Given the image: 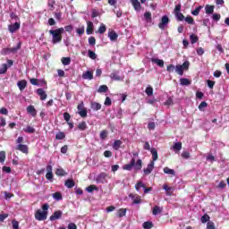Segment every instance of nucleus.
Wrapping results in <instances>:
<instances>
[{
	"label": "nucleus",
	"mask_w": 229,
	"mask_h": 229,
	"mask_svg": "<svg viewBox=\"0 0 229 229\" xmlns=\"http://www.w3.org/2000/svg\"><path fill=\"white\" fill-rule=\"evenodd\" d=\"M91 109L94 110V112H98V110H101V104L98 102H92L91 103Z\"/></svg>",
	"instance_id": "obj_28"
},
{
	"label": "nucleus",
	"mask_w": 229,
	"mask_h": 229,
	"mask_svg": "<svg viewBox=\"0 0 229 229\" xmlns=\"http://www.w3.org/2000/svg\"><path fill=\"white\" fill-rule=\"evenodd\" d=\"M110 78L115 81H121V76L117 75L115 72L111 73Z\"/></svg>",
	"instance_id": "obj_46"
},
{
	"label": "nucleus",
	"mask_w": 229,
	"mask_h": 229,
	"mask_svg": "<svg viewBox=\"0 0 229 229\" xmlns=\"http://www.w3.org/2000/svg\"><path fill=\"white\" fill-rule=\"evenodd\" d=\"M207 229H216V224L212 221L207 223Z\"/></svg>",
	"instance_id": "obj_57"
},
{
	"label": "nucleus",
	"mask_w": 229,
	"mask_h": 229,
	"mask_svg": "<svg viewBox=\"0 0 229 229\" xmlns=\"http://www.w3.org/2000/svg\"><path fill=\"white\" fill-rule=\"evenodd\" d=\"M55 174H56V176H66L67 172H65V170H64V168H57L55 170Z\"/></svg>",
	"instance_id": "obj_29"
},
{
	"label": "nucleus",
	"mask_w": 229,
	"mask_h": 229,
	"mask_svg": "<svg viewBox=\"0 0 229 229\" xmlns=\"http://www.w3.org/2000/svg\"><path fill=\"white\" fill-rule=\"evenodd\" d=\"M153 169H155V162L150 161V163L148 165L147 168L143 170L144 174H151L153 173Z\"/></svg>",
	"instance_id": "obj_12"
},
{
	"label": "nucleus",
	"mask_w": 229,
	"mask_h": 229,
	"mask_svg": "<svg viewBox=\"0 0 229 229\" xmlns=\"http://www.w3.org/2000/svg\"><path fill=\"white\" fill-rule=\"evenodd\" d=\"M54 199H57V201H61L63 199L62 193L60 191H57L53 194Z\"/></svg>",
	"instance_id": "obj_43"
},
{
	"label": "nucleus",
	"mask_w": 229,
	"mask_h": 229,
	"mask_svg": "<svg viewBox=\"0 0 229 229\" xmlns=\"http://www.w3.org/2000/svg\"><path fill=\"white\" fill-rule=\"evenodd\" d=\"M173 149H174V151H181L182 150V142L174 143V145L173 146Z\"/></svg>",
	"instance_id": "obj_44"
},
{
	"label": "nucleus",
	"mask_w": 229,
	"mask_h": 229,
	"mask_svg": "<svg viewBox=\"0 0 229 229\" xmlns=\"http://www.w3.org/2000/svg\"><path fill=\"white\" fill-rule=\"evenodd\" d=\"M106 31V25L102 23L98 28V33H100V35H103V33H105Z\"/></svg>",
	"instance_id": "obj_48"
},
{
	"label": "nucleus",
	"mask_w": 229,
	"mask_h": 229,
	"mask_svg": "<svg viewBox=\"0 0 229 229\" xmlns=\"http://www.w3.org/2000/svg\"><path fill=\"white\" fill-rule=\"evenodd\" d=\"M117 216L120 218L121 217H124V216H126V208H120V209H118Z\"/></svg>",
	"instance_id": "obj_38"
},
{
	"label": "nucleus",
	"mask_w": 229,
	"mask_h": 229,
	"mask_svg": "<svg viewBox=\"0 0 229 229\" xmlns=\"http://www.w3.org/2000/svg\"><path fill=\"white\" fill-rule=\"evenodd\" d=\"M21 46H22V43L19 42L17 46L13 48H8V47L3 48L1 55H3L4 56H6V55H10V53H17L19 49H21Z\"/></svg>",
	"instance_id": "obj_5"
},
{
	"label": "nucleus",
	"mask_w": 229,
	"mask_h": 229,
	"mask_svg": "<svg viewBox=\"0 0 229 229\" xmlns=\"http://www.w3.org/2000/svg\"><path fill=\"white\" fill-rule=\"evenodd\" d=\"M86 33L87 35H92L94 33V23L92 21H87Z\"/></svg>",
	"instance_id": "obj_17"
},
{
	"label": "nucleus",
	"mask_w": 229,
	"mask_h": 229,
	"mask_svg": "<svg viewBox=\"0 0 229 229\" xmlns=\"http://www.w3.org/2000/svg\"><path fill=\"white\" fill-rule=\"evenodd\" d=\"M6 71H8V65L6 64H3L0 68V74H5Z\"/></svg>",
	"instance_id": "obj_49"
},
{
	"label": "nucleus",
	"mask_w": 229,
	"mask_h": 229,
	"mask_svg": "<svg viewBox=\"0 0 229 229\" xmlns=\"http://www.w3.org/2000/svg\"><path fill=\"white\" fill-rule=\"evenodd\" d=\"M163 189H165V191H166V196H172L171 187L167 186V184H164Z\"/></svg>",
	"instance_id": "obj_53"
},
{
	"label": "nucleus",
	"mask_w": 229,
	"mask_h": 229,
	"mask_svg": "<svg viewBox=\"0 0 229 229\" xmlns=\"http://www.w3.org/2000/svg\"><path fill=\"white\" fill-rule=\"evenodd\" d=\"M106 137H108V131H102L101 132H100V139L102 140H105V139H106Z\"/></svg>",
	"instance_id": "obj_54"
},
{
	"label": "nucleus",
	"mask_w": 229,
	"mask_h": 229,
	"mask_svg": "<svg viewBox=\"0 0 229 229\" xmlns=\"http://www.w3.org/2000/svg\"><path fill=\"white\" fill-rule=\"evenodd\" d=\"M140 189H146V184H144V182H142V181H139L135 184V190L137 191V192H140Z\"/></svg>",
	"instance_id": "obj_25"
},
{
	"label": "nucleus",
	"mask_w": 229,
	"mask_h": 229,
	"mask_svg": "<svg viewBox=\"0 0 229 229\" xmlns=\"http://www.w3.org/2000/svg\"><path fill=\"white\" fill-rule=\"evenodd\" d=\"M6 160V152L0 151V164H3Z\"/></svg>",
	"instance_id": "obj_52"
},
{
	"label": "nucleus",
	"mask_w": 229,
	"mask_h": 229,
	"mask_svg": "<svg viewBox=\"0 0 229 229\" xmlns=\"http://www.w3.org/2000/svg\"><path fill=\"white\" fill-rule=\"evenodd\" d=\"M64 185H65V187H67V189H72V187H74V185H76V182L72 179H67L64 182Z\"/></svg>",
	"instance_id": "obj_22"
},
{
	"label": "nucleus",
	"mask_w": 229,
	"mask_h": 229,
	"mask_svg": "<svg viewBox=\"0 0 229 229\" xmlns=\"http://www.w3.org/2000/svg\"><path fill=\"white\" fill-rule=\"evenodd\" d=\"M87 192L92 193L94 191H98V186L91 184L86 188Z\"/></svg>",
	"instance_id": "obj_35"
},
{
	"label": "nucleus",
	"mask_w": 229,
	"mask_h": 229,
	"mask_svg": "<svg viewBox=\"0 0 229 229\" xmlns=\"http://www.w3.org/2000/svg\"><path fill=\"white\" fill-rule=\"evenodd\" d=\"M214 8H215L214 5L207 4L205 7L206 13L208 15H211V13H214Z\"/></svg>",
	"instance_id": "obj_27"
},
{
	"label": "nucleus",
	"mask_w": 229,
	"mask_h": 229,
	"mask_svg": "<svg viewBox=\"0 0 229 229\" xmlns=\"http://www.w3.org/2000/svg\"><path fill=\"white\" fill-rule=\"evenodd\" d=\"M121 146H123V141L121 140H115L112 145V148L114 149V151H119Z\"/></svg>",
	"instance_id": "obj_18"
},
{
	"label": "nucleus",
	"mask_w": 229,
	"mask_h": 229,
	"mask_svg": "<svg viewBox=\"0 0 229 229\" xmlns=\"http://www.w3.org/2000/svg\"><path fill=\"white\" fill-rule=\"evenodd\" d=\"M55 139L56 140H64L65 139V132L64 131H59L55 134Z\"/></svg>",
	"instance_id": "obj_31"
},
{
	"label": "nucleus",
	"mask_w": 229,
	"mask_h": 229,
	"mask_svg": "<svg viewBox=\"0 0 229 229\" xmlns=\"http://www.w3.org/2000/svg\"><path fill=\"white\" fill-rule=\"evenodd\" d=\"M145 92L147 96H151L153 94V88L150 86L147 87Z\"/></svg>",
	"instance_id": "obj_59"
},
{
	"label": "nucleus",
	"mask_w": 229,
	"mask_h": 229,
	"mask_svg": "<svg viewBox=\"0 0 229 229\" xmlns=\"http://www.w3.org/2000/svg\"><path fill=\"white\" fill-rule=\"evenodd\" d=\"M144 17H145L146 21H151V13L146 12L144 13Z\"/></svg>",
	"instance_id": "obj_64"
},
{
	"label": "nucleus",
	"mask_w": 229,
	"mask_h": 229,
	"mask_svg": "<svg viewBox=\"0 0 229 229\" xmlns=\"http://www.w3.org/2000/svg\"><path fill=\"white\" fill-rule=\"evenodd\" d=\"M83 80H94V73L90 71H87L82 74Z\"/></svg>",
	"instance_id": "obj_23"
},
{
	"label": "nucleus",
	"mask_w": 229,
	"mask_h": 229,
	"mask_svg": "<svg viewBox=\"0 0 229 229\" xmlns=\"http://www.w3.org/2000/svg\"><path fill=\"white\" fill-rule=\"evenodd\" d=\"M180 83H181V85L188 86V85H191V81L187 78H182V79H180Z\"/></svg>",
	"instance_id": "obj_42"
},
{
	"label": "nucleus",
	"mask_w": 229,
	"mask_h": 229,
	"mask_svg": "<svg viewBox=\"0 0 229 229\" xmlns=\"http://www.w3.org/2000/svg\"><path fill=\"white\" fill-rule=\"evenodd\" d=\"M150 153L152 155V162H157L158 160V151L157 148H151Z\"/></svg>",
	"instance_id": "obj_24"
},
{
	"label": "nucleus",
	"mask_w": 229,
	"mask_h": 229,
	"mask_svg": "<svg viewBox=\"0 0 229 229\" xmlns=\"http://www.w3.org/2000/svg\"><path fill=\"white\" fill-rule=\"evenodd\" d=\"M163 171H164L165 174H174V173H175L174 170H173L167 166L165 167Z\"/></svg>",
	"instance_id": "obj_50"
},
{
	"label": "nucleus",
	"mask_w": 229,
	"mask_h": 229,
	"mask_svg": "<svg viewBox=\"0 0 229 229\" xmlns=\"http://www.w3.org/2000/svg\"><path fill=\"white\" fill-rule=\"evenodd\" d=\"M108 38L112 42H115L117 38H119V35H117V32L115 30H112L108 33Z\"/></svg>",
	"instance_id": "obj_19"
},
{
	"label": "nucleus",
	"mask_w": 229,
	"mask_h": 229,
	"mask_svg": "<svg viewBox=\"0 0 229 229\" xmlns=\"http://www.w3.org/2000/svg\"><path fill=\"white\" fill-rule=\"evenodd\" d=\"M64 119L66 123H69V121H71V114L67 112L64 113Z\"/></svg>",
	"instance_id": "obj_61"
},
{
	"label": "nucleus",
	"mask_w": 229,
	"mask_h": 229,
	"mask_svg": "<svg viewBox=\"0 0 229 229\" xmlns=\"http://www.w3.org/2000/svg\"><path fill=\"white\" fill-rule=\"evenodd\" d=\"M8 30L10 33H15V31L21 30V23L15 22L13 24L8 25Z\"/></svg>",
	"instance_id": "obj_13"
},
{
	"label": "nucleus",
	"mask_w": 229,
	"mask_h": 229,
	"mask_svg": "<svg viewBox=\"0 0 229 229\" xmlns=\"http://www.w3.org/2000/svg\"><path fill=\"white\" fill-rule=\"evenodd\" d=\"M166 71H167V72H174V71H176V67L174 66V64H169L166 67Z\"/></svg>",
	"instance_id": "obj_55"
},
{
	"label": "nucleus",
	"mask_w": 229,
	"mask_h": 229,
	"mask_svg": "<svg viewBox=\"0 0 229 229\" xmlns=\"http://www.w3.org/2000/svg\"><path fill=\"white\" fill-rule=\"evenodd\" d=\"M54 178H55V175L53 174V165H47L46 179H47L48 182H53Z\"/></svg>",
	"instance_id": "obj_8"
},
{
	"label": "nucleus",
	"mask_w": 229,
	"mask_h": 229,
	"mask_svg": "<svg viewBox=\"0 0 229 229\" xmlns=\"http://www.w3.org/2000/svg\"><path fill=\"white\" fill-rule=\"evenodd\" d=\"M17 85H18V89L22 91L28 86V81H26V80H21L18 81Z\"/></svg>",
	"instance_id": "obj_21"
},
{
	"label": "nucleus",
	"mask_w": 229,
	"mask_h": 229,
	"mask_svg": "<svg viewBox=\"0 0 229 229\" xmlns=\"http://www.w3.org/2000/svg\"><path fill=\"white\" fill-rule=\"evenodd\" d=\"M174 15L175 16L176 21H178L179 22H182L184 21L185 15L182 13V4L175 5L174 10Z\"/></svg>",
	"instance_id": "obj_3"
},
{
	"label": "nucleus",
	"mask_w": 229,
	"mask_h": 229,
	"mask_svg": "<svg viewBox=\"0 0 229 229\" xmlns=\"http://www.w3.org/2000/svg\"><path fill=\"white\" fill-rule=\"evenodd\" d=\"M62 210H57L50 216V221H56V219H62Z\"/></svg>",
	"instance_id": "obj_15"
},
{
	"label": "nucleus",
	"mask_w": 229,
	"mask_h": 229,
	"mask_svg": "<svg viewBox=\"0 0 229 229\" xmlns=\"http://www.w3.org/2000/svg\"><path fill=\"white\" fill-rule=\"evenodd\" d=\"M35 219L37 221H46L47 219V211L38 209L35 213Z\"/></svg>",
	"instance_id": "obj_6"
},
{
	"label": "nucleus",
	"mask_w": 229,
	"mask_h": 229,
	"mask_svg": "<svg viewBox=\"0 0 229 229\" xmlns=\"http://www.w3.org/2000/svg\"><path fill=\"white\" fill-rule=\"evenodd\" d=\"M89 46H96V38L89 37Z\"/></svg>",
	"instance_id": "obj_60"
},
{
	"label": "nucleus",
	"mask_w": 229,
	"mask_h": 229,
	"mask_svg": "<svg viewBox=\"0 0 229 229\" xmlns=\"http://www.w3.org/2000/svg\"><path fill=\"white\" fill-rule=\"evenodd\" d=\"M61 62L63 65H71V57H63Z\"/></svg>",
	"instance_id": "obj_37"
},
{
	"label": "nucleus",
	"mask_w": 229,
	"mask_h": 229,
	"mask_svg": "<svg viewBox=\"0 0 229 229\" xmlns=\"http://www.w3.org/2000/svg\"><path fill=\"white\" fill-rule=\"evenodd\" d=\"M201 8H203V6L201 5L198 6L195 10L191 12V15H195V16L199 15V12H201Z\"/></svg>",
	"instance_id": "obj_45"
},
{
	"label": "nucleus",
	"mask_w": 229,
	"mask_h": 229,
	"mask_svg": "<svg viewBox=\"0 0 229 229\" xmlns=\"http://www.w3.org/2000/svg\"><path fill=\"white\" fill-rule=\"evenodd\" d=\"M30 81L31 85H36V87H38V85H40L38 83V79L32 78V79H30Z\"/></svg>",
	"instance_id": "obj_58"
},
{
	"label": "nucleus",
	"mask_w": 229,
	"mask_h": 229,
	"mask_svg": "<svg viewBox=\"0 0 229 229\" xmlns=\"http://www.w3.org/2000/svg\"><path fill=\"white\" fill-rule=\"evenodd\" d=\"M13 229H19V222L17 220L12 221Z\"/></svg>",
	"instance_id": "obj_63"
},
{
	"label": "nucleus",
	"mask_w": 229,
	"mask_h": 229,
	"mask_svg": "<svg viewBox=\"0 0 229 229\" xmlns=\"http://www.w3.org/2000/svg\"><path fill=\"white\" fill-rule=\"evenodd\" d=\"M184 21L187 22V24H194V18H192L191 15L184 17Z\"/></svg>",
	"instance_id": "obj_39"
},
{
	"label": "nucleus",
	"mask_w": 229,
	"mask_h": 229,
	"mask_svg": "<svg viewBox=\"0 0 229 229\" xmlns=\"http://www.w3.org/2000/svg\"><path fill=\"white\" fill-rule=\"evenodd\" d=\"M27 112L30 114L32 117H37V109H35V106H29L27 107Z\"/></svg>",
	"instance_id": "obj_20"
},
{
	"label": "nucleus",
	"mask_w": 229,
	"mask_h": 229,
	"mask_svg": "<svg viewBox=\"0 0 229 229\" xmlns=\"http://www.w3.org/2000/svg\"><path fill=\"white\" fill-rule=\"evenodd\" d=\"M88 56L89 58H91V60H96V58H98V55H96V53L92 50L88 51Z\"/></svg>",
	"instance_id": "obj_41"
},
{
	"label": "nucleus",
	"mask_w": 229,
	"mask_h": 229,
	"mask_svg": "<svg viewBox=\"0 0 229 229\" xmlns=\"http://www.w3.org/2000/svg\"><path fill=\"white\" fill-rule=\"evenodd\" d=\"M87 114H88V111L86 108L84 110L79 111V115H81V117H83V118L87 117Z\"/></svg>",
	"instance_id": "obj_62"
},
{
	"label": "nucleus",
	"mask_w": 229,
	"mask_h": 229,
	"mask_svg": "<svg viewBox=\"0 0 229 229\" xmlns=\"http://www.w3.org/2000/svg\"><path fill=\"white\" fill-rule=\"evenodd\" d=\"M152 214L153 216H158V214H162V208L158 206H154Z\"/></svg>",
	"instance_id": "obj_30"
},
{
	"label": "nucleus",
	"mask_w": 229,
	"mask_h": 229,
	"mask_svg": "<svg viewBox=\"0 0 229 229\" xmlns=\"http://www.w3.org/2000/svg\"><path fill=\"white\" fill-rule=\"evenodd\" d=\"M23 131H25V133H35L36 130L32 126L28 125L23 129Z\"/></svg>",
	"instance_id": "obj_36"
},
{
	"label": "nucleus",
	"mask_w": 229,
	"mask_h": 229,
	"mask_svg": "<svg viewBox=\"0 0 229 229\" xmlns=\"http://www.w3.org/2000/svg\"><path fill=\"white\" fill-rule=\"evenodd\" d=\"M133 167L135 171H140L142 169V160L138 159L137 161H135V157H132L131 159L130 164H126L123 165V171H131Z\"/></svg>",
	"instance_id": "obj_2"
},
{
	"label": "nucleus",
	"mask_w": 229,
	"mask_h": 229,
	"mask_svg": "<svg viewBox=\"0 0 229 229\" xmlns=\"http://www.w3.org/2000/svg\"><path fill=\"white\" fill-rule=\"evenodd\" d=\"M129 198L132 199L133 205H140V203H142V199L137 194L131 193L129 194Z\"/></svg>",
	"instance_id": "obj_10"
},
{
	"label": "nucleus",
	"mask_w": 229,
	"mask_h": 229,
	"mask_svg": "<svg viewBox=\"0 0 229 229\" xmlns=\"http://www.w3.org/2000/svg\"><path fill=\"white\" fill-rule=\"evenodd\" d=\"M98 93H103V92H108V86L106 85H101L98 89Z\"/></svg>",
	"instance_id": "obj_40"
},
{
	"label": "nucleus",
	"mask_w": 229,
	"mask_h": 229,
	"mask_svg": "<svg viewBox=\"0 0 229 229\" xmlns=\"http://www.w3.org/2000/svg\"><path fill=\"white\" fill-rule=\"evenodd\" d=\"M153 227V223L150 221H147L143 223V228L144 229H151Z\"/></svg>",
	"instance_id": "obj_47"
},
{
	"label": "nucleus",
	"mask_w": 229,
	"mask_h": 229,
	"mask_svg": "<svg viewBox=\"0 0 229 229\" xmlns=\"http://www.w3.org/2000/svg\"><path fill=\"white\" fill-rule=\"evenodd\" d=\"M189 65H191L189 61L184 62L182 64H177L175 66V72H177V74L180 76H183V71H187L189 69Z\"/></svg>",
	"instance_id": "obj_4"
},
{
	"label": "nucleus",
	"mask_w": 229,
	"mask_h": 229,
	"mask_svg": "<svg viewBox=\"0 0 229 229\" xmlns=\"http://www.w3.org/2000/svg\"><path fill=\"white\" fill-rule=\"evenodd\" d=\"M190 40H191V44H196V42H198V40H199V38L196 34H191L190 36Z\"/></svg>",
	"instance_id": "obj_32"
},
{
	"label": "nucleus",
	"mask_w": 229,
	"mask_h": 229,
	"mask_svg": "<svg viewBox=\"0 0 229 229\" xmlns=\"http://www.w3.org/2000/svg\"><path fill=\"white\" fill-rule=\"evenodd\" d=\"M37 94L39 96L41 101H46L47 99V94L44 90V89L40 88L37 89Z\"/></svg>",
	"instance_id": "obj_14"
},
{
	"label": "nucleus",
	"mask_w": 229,
	"mask_h": 229,
	"mask_svg": "<svg viewBox=\"0 0 229 229\" xmlns=\"http://www.w3.org/2000/svg\"><path fill=\"white\" fill-rule=\"evenodd\" d=\"M152 64H157L158 67H164V60L158 59V58H152L151 59Z\"/></svg>",
	"instance_id": "obj_26"
},
{
	"label": "nucleus",
	"mask_w": 229,
	"mask_h": 229,
	"mask_svg": "<svg viewBox=\"0 0 229 229\" xmlns=\"http://www.w3.org/2000/svg\"><path fill=\"white\" fill-rule=\"evenodd\" d=\"M17 151H21V153H24L25 155H28L30 153V148H28V145L24 144H19L16 146Z\"/></svg>",
	"instance_id": "obj_11"
},
{
	"label": "nucleus",
	"mask_w": 229,
	"mask_h": 229,
	"mask_svg": "<svg viewBox=\"0 0 229 229\" xmlns=\"http://www.w3.org/2000/svg\"><path fill=\"white\" fill-rule=\"evenodd\" d=\"M106 178H108L107 174L105 172H102L97 176L96 182L97 183H106Z\"/></svg>",
	"instance_id": "obj_9"
},
{
	"label": "nucleus",
	"mask_w": 229,
	"mask_h": 229,
	"mask_svg": "<svg viewBox=\"0 0 229 229\" xmlns=\"http://www.w3.org/2000/svg\"><path fill=\"white\" fill-rule=\"evenodd\" d=\"M208 106V104L205 101H202L199 106V110L203 111L204 108H207Z\"/></svg>",
	"instance_id": "obj_56"
},
{
	"label": "nucleus",
	"mask_w": 229,
	"mask_h": 229,
	"mask_svg": "<svg viewBox=\"0 0 229 229\" xmlns=\"http://www.w3.org/2000/svg\"><path fill=\"white\" fill-rule=\"evenodd\" d=\"M96 17H99V11L97 9H92L91 10V18L96 19Z\"/></svg>",
	"instance_id": "obj_51"
},
{
	"label": "nucleus",
	"mask_w": 229,
	"mask_h": 229,
	"mask_svg": "<svg viewBox=\"0 0 229 229\" xmlns=\"http://www.w3.org/2000/svg\"><path fill=\"white\" fill-rule=\"evenodd\" d=\"M78 129L81 130V131H85L87 130V123L81 122L78 124Z\"/></svg>",
	"instance_id": "obj_34"
},
{
	"label": "nucleus",
	"mask_w": 229,
	"mask_h": 229,
	"mask_svg": "<svg viewBox=\"0 0 229 229\" xmlns=\"http://www.w3.org/2000/svg\"><path fill=\"white\" fill-rule=\"evenodd\" d=\"M171 22V20H169V16L164 15L162 16L160 22L158 23L159 30H165V26Z\"/></svg>",
	"instance_id": "obj_7"
},
{
	"label": "nucleus",
	"mask_w": 229,
	"mask_h": 229,
	"mask_svg": "<svg viewBox=\"0 0 229 229\" xmlns=\"http://www.w3.org/2000/svg\"><path fill=\"white\" fill-rule=\"evenodd\" d=\"M200 221L203 225H205V223H208V221H210V216H208V214H205L200 217Z\"/></svg>",
	"instance_id": "obj_33"
},
{
	"label": "nucleus",
	"mask_w": 229,
	"mask_h": 229,
	"mask_svg": "<svg viewBox=\"0 0 229 229\" xmlns=\"http://www.w3.org/2000/svg\"><path fill=\"white\" fill-rule=\"evenodd\" d=\"M65 30L64 27L55 29V30H50L49 34L52 35V44H60L62 42V38L64 35V32Z\"/></svg>",
	"instance_id": "obj_1"
},
{
	"label": "nucleus",
	"mask_w": 229,
	"mask_h": 229,
	"mask_svg": "<svg viewBox=\"0 0 229 229\" xmlns=\"http://www.w3.org/2000/svg\"><path fill=\"white\" fill-rule=\"evenodd\" d=\"M131 3L135 12H140V10H142V5H140V2H139V0H131Z\"/></svg>",
	"instance_id": "obj_16"
}]
</instances>
